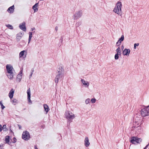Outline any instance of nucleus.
<instances>
[{
	"label": "nucleus",
	"instance_id": "obj_35",
	"mask_svg": "<svg viewBox=\"0 0 149 149\" xmlns=\"http://www.w3.org/2000/svg\"><path fill=\"white\" fill-rule=\"evenodd\" d=\"M139 45V43H135L134 45V49H135L136 48V47L138 46Z\"/></svg>",
	"mask_w": 149,
	"mask_h": 149
},
{
	"label": "nucleus",
	"instance_id": "obj_2",
	"mask_svg": "<svg viewBox=\"0 0 149 149\" xmlns=\"http://www.w3.org/2000/svg\"><path fill=\"white\" fill-rule=\"evenodd\" d=\"M6 68L8 73L7 76L9 79H12L13 77V73L12 71L13 68V66L7 64L6 66Z\"/></svg>",
	"mask_w": 149,
	"mask_h": 149
},
{
	"label": "nucleus",
	"instance_id": "obj_22",
	"mask_svg": "<svg viewBox=\"0 0 149 149\" xmlns=\"http://www.w3.org/2000/svg\"><path fill=\"white\" fill-rule=\"evenodd\" d=\"M5 141L6 143H8L10 141V137L9 136H6Z\"/></svg>",
	"mask_w": 149,
	"mask_h": 149
},
{
	"label": "nucleus",
	"instance_id": "obj_48",
	"mask_svg": "<svg viewBox=\"0 0 149 149\" xmlns=\"http://www.w3.org/2000/svg\"><path fill=\"white\" fill-rule=\"evenodd\" d=\"M10 131H11V132H13V131H12V130H11V129H10Z\"/></svg>",
	"mask_w": 149,
	"mask_h": 149
},
{
	"label": "nucleus",
	"instance_id": "obj_37",
	"mask_svg": "<svg viewBox=\"0 0 149 149\" xmlns=\"http://www.w3.org/2000/svg\"><path fill=\"white\" fill-rule=\"evenodd\" d=\"M63 36H62L61 37V38L60 39V41H61V42H62L63 41Z\"/></svg>",
	"mask_w": 149,
	"mask_h": 149
},
{
	"label": "nucleus",
	"instance_id": "obj_33",
	"mask_svg": "<svg viewBox=\"0 0 149 149\" xmlns=\"http://www.w3.org/2000/svg\"><path fill=\"white\" fill-rule=\"evenodd\" d=\"M96 100L95 98H92L91 99V103L92 104L94 103L95 102Z\"/></svg>",
	"mask_w": 149,
	"mask_h": 149
},
{
	"label": "nucleus",
	"instance_id": "obj_41",
	"mask_svg": "<svg viewBox=\"0 0 149 149\" xmlns=\"http://www.w3.org/2000/svg\"><path fill=\"white\" fill-rule=\"evenodd\" d=\"M35 28L34 27L32 28H31V30L32 31H33L35 30Z\"/></svg>",
	"mask_w": 149,
	"mask_h": 149
},
{
	"label": "nucleus",
	"instance_id": "obj_10",
	"mask_svg": "<svg viewBox=\"0 0 149 149\" xmlns=\"http://www.w3.org/2000/svg\"><path fill=\"white\" fill-rule=\"evenodd\" d=\"M25 23L24 22L19 24V28L23 31H25L26 30V28L25 25Z\"/></svg>",
	"mask_w": 149,
	"mask_h": 149
},
{
	"label": "nucleus",
	"instance_id": "obj_47",
	"mask_svg": "<svg viewBox=\"0 0 149 149\" xmlns=\"http://www.w3.org/2000/svg\"><path fill=\"white\" fill-rule=\"evenodd\" d=\"M31 71H32V72H32V74H33V71H34V70H33V69L32 70H31Z\"/></svg>",
	"mask_w": 149,
	"mask_h": 149
},
{
	"label": "nucleus",
	"instance_id": "obj_31",
	"mask_svg": "<svg viewBox=\"0 0 149 149\" xmlns=\"http://www.w3.org/2000/svg\"><path fill=\"white\" fill-rule=\"evenodd\" d=\"M119 55H118V54H116L115 55V56H114V58H115V59H116V60H117L119 58Z\"/></svg>",
	"mask_w": 149,
	"mask_h": 149
},
{
	"label": "nucleus",
	"instance_id": "obj_12",
	"mask_svg": "<svg viewBox=\"0 0 149 149\" xmlns=\"http://www.w3.org/2000/svg\"><path fill=\"white\" fill-rule=\"evenodd\" d=\"M84 145L86 147H87L89 146L90 143L87 137H86L84 140Z\"/></svg>",
	"mask_w": 149,
	"mask_h": 149
},
{
	"label": "nucleus",
	"instance_id": "obj_17",
	"mask_svg": "<svg viewBox=\"0 0 149 149\" xmlns=\"http://www.w3.org/2000/svg\"><path fill=\"white\" fill-rule=\"evenodd\" d=\"M38 3H36L32 7V8L34 10V12L38 10L37 7L38 6Z\"/></svg>",
	"mask_w": 149,
	"mask_h": 149
},
{
	"label": "nucleus",
	"instance_id": "obj_18",
	"mask_svg": "<svg viewBox=\"0 0 149 149\" xmlns=\"http://www.w3.org/2000/svg\"><path fill=\"white\" fill-rule=\"evenodd\" d=\"M25 53H26V51L25 50H23L19 54V57H23V56L24 54Z\"/></svg>",
	"mask_w": 149,
	"mask_h": 149
},
{
	"label": "nucleus",
	"instance_id": "obj_39",
	"mask_svg": "<svg viewBox=\"0 0 149 149\" xmlns=\"http://www.w3.org/2000/svg\"><path fill=\"white\" fill-rule=\"evenodd\" d=\"M2 125H0V132L2 131Z\"/></svg>",
	"mask_w": 149,
	"mask_h": 149
},
{
	"label": "nucleus",
	"instance_id": "obj_20",
	"mask_svg": "<svg viewBox=\"0 0 149 149\" xmlns=\"http://www.w3.org/2000/svg\"><path fill=\"white\" fill-rule=\"evenodd\" d=\"M116 52L117 53L116 54L120 56L121 54V50L120 47H119L116 50Z\"/></svg>",
	"mask_w": 149,
	"mask_h": 149
},
{
	"label": "nucleus",
	"instance_id": "obj_26",
	"mask_svg": "<svg viewBox=\"0 0 149 149\" xmlns=\"http://www.w3.org/2000/svg\"><path fill=\"white\" fill-rule=\"evenodd\" d=\"M124 39V36L123 35L121 36V37L119 39L118 41L121 42L123 41Z\"/></svg>",
	"mask_w": 149,
	"mask_h": 149
},
{
	"label": "nucleus",
	"instance_id": "obj_38",
	"mask_svg": "<svg viewBox=\"0 0 149 149\" xmlns=\"http://www.w3.org/2000/svg\"><path fill=\"white\" fill-rule=\"evenodd\" d=\"M18 126L19 127V129H21V128H22V126L21 125H19V124H18Z\"/></svg>",
	"mask_w": 149,
	"mask_h": 149
},
{
	"label": "nucleus",
	"instance_id": "obj_16",
	"mask_svg": "<svg viewBox=\"0 0 149 149\" xmlns=\"http://www.w3.org/2000/svg\"><path fill=\"white\" fill-rule=\"evenodd\" d=\"M81 81L83 85L86 86V87H88L89 86V84L87 81L86 83L85 81L83 79H81Z\"/></svg>",
	"mask_w": 149,
	"mask_h": 149
},
{
	"label": "nucleus",
	"instance_id": "obj_21",
	"mask_svg": "<svg viewBox=\"0 0 149 149\" xmlns=\"http://www.w3.org/2000/svg\"><path fill=\"white\" fill-rule=\"evenodd\" d=\"M29 40H28V43L29 44L31 41V38L32 37V32H29Z\"/></svg>",
	"mask_w": 149,
	"mask_h": 149
},
{
	"label": "nucleus",
	"instance_id": "obj_44",
	"mask_svg": "<svg viewBox=\"0 0 149 149\" xmlns=\"http://www.w3.org/2000/svg\"><path fill=\"white\" fill-rule=\"evenodd\" d=\"M124 46H123V45H122V46H121V49H122V50H123V49H124Z\"/></svg>",
	"mask_w": 149,
	"mask_h": 149
},
{
	"label": "nucleus",
	"instance_id": "obj_14",
	"mask_svg": "<svg viewBox=\"0 0 149 149\" xmlns=\"http://www.w3.org/2000/svg\"><path fill=\"white\" fill-rule=\"evenodd\" d=\"M14 5H13V6L9 7L7 11L8 13H12L14 12Z\"/></svg>",
	"mask_w": 149,
	"mask_h": 149
},
{
	"label": "nucleus",
	"instance_id": "obj_3",
	"mask_svg": "<svg viewBox=\"0 0 149 149\" xmlns=\"http://www.w3.org/2000/svg\"><path fill=\"white\" fill-rule=\"evenodd\" d=\"M121 7L122 3L121 2L118 1L116 4V7L113 9V11L118 15H121L122 14Z\"/></svg>",
	"mask_w": 149,
	"mask_h": 149
},
{
	"label": "nucleus",
	"instance_id": "obj_42",
	"mask_svg": "<svg viewBox=\"0 0 149 149\" xmlns=\"http://www.w3.org/2000/svg\"><path fill=\"white\" fill-rule=\"evenodd\" d=\"M32 74H33L32 72H31V73L29 76V77L30 78L31 77V76L32 75Z\"/></svg>",
	"mask_w": 149,
	"mask_h": 149
},
{
	"label": "nucleus",
	"instance_id": "obj_25",
	"mask_svg": "<svg viewBox=\"0 0 149 149\" xmlns=\"http://www.w3.org/2000/svg\"><path fill=\"white\" fill-rule=\"evenodd\" d=\"M12 102L13 104L14 105H16L18 103V101L15 99H13L12 100Z\"/></svg>",
	"mask_w": 149,
	"mask_h": 149
},
{
	"label": "nucleus",
	"instance_id": "obj_11",
	"mask_svg": "<svg viewBox=\"0 0 149 149\" xmlns=\"http://www.w3.org/2000/svg\"><path fill=\"white\" fill-rule=\"evenodd\" d=\"M130 52V50L129 49H125L123 52V54L124 56H128Z\"/></svg>",
	"mask_w": 149,
	"mask_h": 149
},
{
	"label": "nucleus",
	"instance_id": "obj_15",
	"mask_svg": "<svg viewBox=\"0 0 149 149\" xmlns=\"http://www.w3.org/2000/svg\"><path fill=\"white\" fill-rule=\"evenodd\" d=\"M44 108L46 112V114H47L49 109L48 106L46 104L44 105Z\"/></svg>",
	"mask_w": 149,
	"mask_h": 149
},
{
	"label": "nucleus",
	"instance_id": "obj_30",
	"mask_svg": "<svg viewBox=\"0 0 149 149\" xmlns=\"http://www.w3.org/2000/svg\"><path fill=\"white\" fill-rule=\"evenodd\" d=\"M81 22H78L76 24V26L77 27H79L81 24Z\"/></svg>",
	"mask_w": 149,
	"mask_h": 149
},
{
	"label": "nucleus",
	"instance_id": "obj_1",
	"mask_svg": "<svg viewBox=\"0 0 149 149\" xmlns=\"http://www.w3.org/2000/svg\"><path fill=\"white\" fill-rule=\"evenodd\" d=\"M64 71L63 68L59 66L58 67L57 71L56 73V77L54 79L55 83L57 84L59 80H61L64 77Z\"/></svg>",
	"mask_w": 149,
	"mask_h": 149
},
{
	"label": "nucleus",
	"instance_id": "obj_28",
	"mask_svg": "<svg viewBox=\"0 0 149 149\" xmlns=\"http://www.w3.org/2000/svg\"><path fill=\"white\" fill-rule=\"evenodd\" d=\"M6 26H7L9 29H13V26L10 25V24H8L6 25Z\"/></svg>",
	"mask_w": 149,
	"mask_h": 149
},
{
	"label": "nucleus",
	"instance_id": "obj_40",
	"mask_svg": "<svg viewBox=\"0 0 149 149\" xmlns=\"http://www.w3.org/2000/svg\"><path fill=\"white\" fill-rule=\"evenodd\" d=\"M19 75H21V76H22V71H20Z\"/></svg>",
	"mask_w": 149,
	"mask_h": 149
},
{
	"label": "nucleus",
	"instance_id": "obj_6",
	"mask_svg": "<svg viewBox=\"0 0 149 149\" xmlns=\"http://www.w3.org/2000/svg\"><path fill=\"white\" fill-rule=\"evenodd\" d=\"M141 139L140 138H138L137 137H132L130 142L133 144H136V143H139L141 141Z\"/></svg>",
	"mask_w": 149,
	"mask_h": 149
},
{
	"label": "nucleus",
	"instance_id": "obj_29",
	"mask_svg": "<svg viewBox=\"0 0 149 149\" xmlns=\"http://www.w3.org/2000/svg\"><path fill=\"white\" fill-rule=\"evenodd\" d=\"M0 104L1 109H3L5 108V107L3 106L1 101H0Z\"/></svg>",
	"mask_w": 149,
	"mask_h": 149
},
{
	"label": "nucleus",
	"instance_id": "obj_19",
	"mask_svg": "<svg viewBox=\"0 0 149 149\" xmlns=\"http://www.w3.org/2000/svg\"><path fill=\"white\" fill-rule=\"evenodd\" d=\"M14 93V91H10L9 94L8 95L9 97L11 99L13 98V94Z\"/></svg>",
	"mask_w": 149,
	"mask_h": 149
},
{
	"label": "nucleus",
	"instance_id": "obj_43",
	"mask_svg": "<svg viewBox=\"0 0 149 149\" xmlns=\"http://www.w3.org/2000/svg\"><path fill=\"white\" fill-rule=\"evenodd\" d=\"M34 148H35V149H38V148L36 145H35Z\"/></svg>",
	"mask_w": 149,
	"mask_h": 149
},
{
	"label": "nucleus",
	"instance_id": "obj_49",
	"mask_svg": "<svg viewBox=\"0 0 149 149\" xmlns=\"http://www.w3.org/2000/svg\"><path fill=\"white\" fill-rule=\"evenodd\" d=\"M146 149V148H145V147L144 148H143V149Z\"/></svg>",
	"mask_w": 149,
	"mask_h": 149
},
{
	"label": "nucleus",
	"instance_id": "obj_46",
	"mask_svg": "<svg viewBox=\"0 0 149 149\" xmlns=\"http://www.w3.org/2000/svg\"><path fill=\"white\" fill-rule=\"evenodd\" d=\"M149 144H148V145H147L146 146V147H145V148H147L148 146H149Z\"/></svg>",
	"mask_w": 149,
	"mask_h": 149
},
{
	"label": "nucleus",
	"instance_id": "obj_4",
	"mask_svg": "<svg viewBox=\"0 0 149 149\" xmlns=\"http://www.w3.org/2000/svg\"><path fill=\"white\" fill-rule=\"evenodd\" d=\"M65 115L66 118L69 120L70 121L75 117L74 115L70 111H67L65 112Z\"/></svg>",
	"mask_w": 149,
	"mask_h": 149
},
{
	"label": "nucleus",
	"instance_id": "obj_36",
	"mask_svg": "<svg viewBox=\"0 0 149 149\" xmlns=\"http://www.w3.org/2000/svg\"><path fill=\"white\" fill-rule=\"evenodd\" d=\"M13 141L12 142L13 143H15L17 141V139H16L15 137H14L13 138Z\"/></svg>",
	"mask_w": 149,
	"mask_h": 149
},
{
	"label": "nucleus",
	"instance_id": "obj_23",
	"mask_svg": "<svg viewBox=\"0 0 149 149\" xmlns=\"http://www.w3.org/2000/svg\"><path fill=\"white\" fill-rule=\"evenodd\" d=\"M136 130H137V132L138 133H141L142 131V129L140 127H138Z\"/></svg>",
	"mask_w": 149,
	"mask_h": 149
},
{
	"label": "nucleus",
	"instance_id": "obj_34",
	"mask_svg": "<svg viewBox=\"0 0 149 149\" xmlns=\"http://www.w3.org/2000/svg\"><path fill=\"white\" fill-rule=\"evenodd\" d=\"M121 42L118 40V42H116V45L118 46H119L121 44Z\"/></svg>",
	"mask_w": 149,
	"mask_h": 149
},
{
	"label": "nucleus",
	"instance_id": "obj_27",
	"mask_svg": "<svg viewBox=\"0 0 149 149\" xmlns=\"http://www.w3.org/2000/svg\"><path fill=\"white\" fill-rule=\"evenodd\" d=\"M2 129L4 131H6L8 129L6 128V125H4L2 127Z\"/></svg>",
	"mask_w": 149,
	"mask_h": 149
},
{
	"label": "nucleus",
	"instance_id": "obj_5",
	"mask_svg": "<svg viewBox=\"0 0 149 149\" xmlns=\"http://www.w3.org/2000/svg\"><path fill=\"white\" fill-rule=\"evenodd\" d=\"M22 138L26 141H27L30 138V136L28 132L26 131L24 132L22 134Z\"/></svg>",
	"mask_w": 149,
	"mask_h": 149
},
{
	"label": "nucleus",
	"instance_id": "obj_8",
	"mask_svg": "<svg viewBox=\"0 0 149 149\" xmlns=\"http://www.w3.org/2000/svg\"><path fill=\"white\" fill-rule=\"evenodd\" d=\"M82 15V11H79L74 15L73 18L74 19H77L81 17Z\"/></svg>",
	"mask_w": 149,
	"mask_h": 149
},
{
	"label": "nucleus",
	"instance_id": "obj_13",
	"mask_svg": "<svg viewBox=\"0 0 149 149\" xmlns=\"http://www.w3.org/2000/svg\"><path fill=\"white\" fill-rule=\"evenodd\" d=\"M23 35L22 32H20L17 35L16 39L18 41H19Z\"/></svg>",
	"mask_w": 149,
	"mask_h": 149
},
{
	"label": "nucleus",
	"instance_id": "obj_9",
	"mask_svg": "<svg viewBox=\"0 0 149 149\" xmlns=\"http://www.w3.org/2000/svg\"><path fill=\"white\" fill-rule=\"evenodd\" d=\"M27 99L28 100V102L30 103L29 104H31L32 103L31 100V91L30 88H29L27 91Z\"/></svg>",
	"mask_w": 149,
	"mask_h": 149
},
{
	"label": "nucleus",
	"instance_id": "obj_45",
	"mask_svg": "<svg viewBox=\"0 0 149 149\" xmlns=\"http://www.w3.org/2000/svg\"><path fill=\"white\" fill-rule=\"evenodd\" d=\"M58 29V28L57 26H56L55 28V29L56 31H57Z\"/></svg>",
	"mask_w": 149,
	"mask_h": 149
},
{
	"label": "nucleus",
	"instance_id": "obj_32",
	"mask_svg": "<svg viewBox=\"0 0 149 149\" xmlns=\"http://www.w3.org/2000/svg\"><path fill=\"white\" fill-rule=\"evenodd\" d=\"M90 101V99L89 98H88L86 99L85 101V103L86 104H88Z\"/></svg>",
	"mask_w": 149,
	"mask_h": 149
},
{
	"label": "nucleus",
	"instance_id": "obj_7",
	"mask_svg": "<svg viewBox=\"0 0 149 149\" xmlns=\"http://www.w3.org/2000/svg\"><path fill=\"white\" fill-rule=\"evenodd\" d=\"M141 116L143 117L149 115V110L148 108L142 109L141 111Z\"/></svg>",
	"mask_w": 149,
	"mask_h": 149
},
{
	"label": "nucleus",
	"instance_id": "obj_24",
	"mask_svg": "<svg viewBox=\"0 0 149 149\" xmlns=\"http://www.w3.org/2000/svg\"><path fill=\"white\" fill-rule=\"evenodd\" d=\"M17 80L19 82L21 80L22 76H21V75L18 74L17 76Z\"/></svg>",
	"mask_w": 149,
	"mask_h": 149
}]
</instances>
